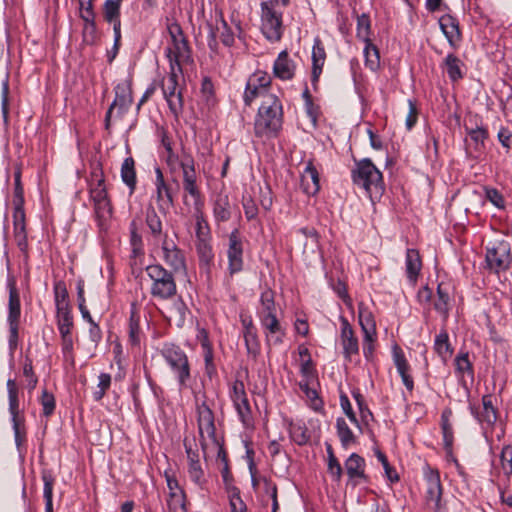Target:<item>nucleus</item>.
Returning <instances> with one entry per match:
<instances>
[{
  "label": "nucleus",
  "instance_id": "nucleus-59",
  "mask_svg": "<svg viewBox=\"0 0 512 512\" xmlns=\"http://www.w3.org/2000/svg\"><path fill=\"white\" fill-rule=\"evenodd\" d=\"M300 372L304 377L301 382L314 383L316 381V371L314 369L311 358L302 360Z\"/></svg>",
  "mask_w": 512,
  "mask_h": 512
},
{
  "label": "nucleus",
  "instance_id": "nucleus-36",
  "mask_svg": "<svg viewBox=\"0 0 512 512\" xmlns=\"http://www.w3.org/2000/svg\"><path fill=\"white\" fill-rule=\"evenodd\" d=\"M201 347L205 362V373L209 378H212L216 374V366L214 364L213 348L206 334L201 339Z\"/></svg>",
  "mask_w": 512,
  "mask_h": 512
},
{
  "label": "nucleus",
  "instance_id": "nucleus-7",
  "mask_svg": "<svg viewBox=\"0 0 512 512\" xmlns=\"http://www.w3.org/2000/svg\"><path fill=\"white\" fill-rule=\"evenodd\" d=\"M183 75L182 68H170L167 77L163 78L161 82V89L163 96L168 104L170 111L175 115H179L183 110V96L182 89L179 84V79Z\"/></svg>",
  "mask_w": 512,
  "mask_h": 512
},
{
  "label": "nucleus",
  "instance_id": "nucleus-55",
  "mask_svg": "<svg viewBox=\"0 0 512 512\" xmlns=\"http://www.w3.org/2000/svg\"><path fill=\"white\" fill-rule=\"evenodd\" d=\"M188 475L191 481H193L199 487H202L205 483L204 472L202 470L200 461H193L188 464Z\"/></svg>",
  "mask_w": 512,
  "mask_h": 512
},
{
  "label": "nucleus",
  "instance_id": "nucleus-60",
  "mask_svg": "<svg viewBox=\"0 0 512 512\" xmlns=\"http://www.w3.org/2000/svg\"><path fill=\"white\" fill-rule=\"evenodd\" d=\"M501 466L504 474L510 476L512 474V446L506 445L503 447L500 455Z\"/></svg>",
  "mask_w": 512,
  "mask_h": 512
},
{
  "label": "nucleus",
  "instance_id": "nucleus-48",
  "mask_svg": "<svg viewBox=\"0 0 512 512\" xmlns=\"http://www.w3.org/2000/svg\"><path fill=\"white\" fill-rule=\"evenodd\" d=\"M186 495L184 491L169 493L167 505L170 512H186Z\"/></svg>",
  "mask_w": 512,
  "mask_h": 512
},
{
  "label": "nucleus",
  "instance_id": "nucleus-13",
  "mask_svg": "<svg viewBox=\"0 0 512 512\" xmlns=\"http://www.w3.org/2000/svg\"><path fill=\"white\" fill-rule=\"evenodd\" d=\"M228 270L231 275L243 269V244L239 237L238 230H233L229 235V246L227 250Z\"/></svg>",
  "mask_w": 512,
  "mask_h": 512
},
{
  "label": "nucleus",
  "instance_id": "nucleus-20",
  "mask_svg": "<svg viewBox=\"0 0 512 512\" xmlns=\"http://www.w3.org/2000/svg\"><path fill=\"white\" fill-rule=\"evenodd\" d=\"M392 357L397 372L402 379L403 385L407 388V390L412 391L414 388V381L409 373L410 365L405 357L403 350L398 345L393 346Z\"/></svg>",
  "mask_w": 512,
  "mask_h": 512
},
{
  "label": "nucleus",
  "instance_id": "nucleus-12",
  "mask_svg": "<svg viewBox=\"0 0 512 512\" xmlns=\"http://www.w3.org/2000/svg\"><path fill=\"white\" fill-rule=\"evenodd\" d=\"M162 259L173 273L186 270V260L184 252L177 246L175 241L164 236L161 242Z\"/></svg>",
  "mask_w": 512,
  "mask_h": 512
},
{
  "label": "nucleus",
  "instance_id": "nucleus-41",
  "mask_svg": "<svg viewBox=\"0 0 512 512\" xmlns=\"http://www.w3.org/2000/svg\"><path fill=\"white\" fill-rule=\"evenodd\" d=\"M363 54L365 66L372 72H376L380 68V54L378 48L372 42L365 43Z\"/></svg>",
  "mask_w": 512,
  "mask_h": 512
},
{
  "label": "nucleus",
  "instance_id": "nucleus-4",
  "mask_svg": "<svg viewBox=\"0 0 512 512\" xmlns=\"http://www.w3.org/2000/svg\"><path fill=\"white\" fill-rule=\"evenodd\" d=\"M151 281L150 294L153 298L169 300L177 293L174 273L165 269L161 264H151L145 268Z\"/></svg>",
  "mask_w": 512,
  "mask_h": 512
},
{
  "label": "nucleus",
  "instance_id": "nucleus-64",
  "mask_svg": "<svg viewBox=\"0 0 512 512\" xmlns=\"http://www.w3.org/2000/svg\"><path fill=\"white\" fill-rule=\"evenodd\" d=\"M486 199L489 200L495 207L503 209L505 207V201L502 194L495 188H485Z\"/></svg>",
  "mask_w": 512,
  "mask_h": 512
},
{
  "label": "nucleus",
  "instance_id": "nucleus-33",
  "mask_svg": "<svg viewBox=\"0 0 512 512\" xmlns=\"http://www.w3.org/2000/svg\"><path fill=\"white\" fill-rule=\"evenodd\" d=\"M434 350L444 362L452 356L454 349L450 343L448 332L445 329L436 335Z\"/></svg>",
  "mask_w": 512,
  "mask_h": 512
},
{
  "label": "nucleus",
  "instance_id": "nucleus-10",
  "mask_svg": "<svg viewBox=\"0 0 512 512\" xmlns=\"http://www.w3.org/2000/svg\"><path fill=\"white\" fill-rule=\"evenodd\" d=\"M510 251V243L506 240H496L490 243L486 252L488 268L496 273L508 269L512 260Z\"/></svg>",
  "mask_w": 512,
  "mask_h": 512
},
{
  "label": "nucleus",
  "instance_id": "nucleus-53",
  "mask_svg": "<svg viewBox=\"0 0 512 512\" xmlns=\"http://www.w3.org/2000/svg\"><path fill=\"white\" fill-rule=\"evenodd\" d=\"M146 223L154 237H160L162 234V222L154 208L147 211Z\"/></svg>",
  "mask_w": 512,
  "mask_h": 512
},
{
  "label": "nucleus",
  "instance_id": "nucleus-11",
  "mask_svg": "<svg viewBox=\"0 0 512 512\" xmlns=\"http://www.w3.org/2000/svg\"><path fill=\"white\" fill-rule=\"evenodd\" d=\"M261 30L270 41H278L283 34L282 13L271 3H261Z\"/></svg>",
  "mask_w": 512,
  "mask_h": 512
},
{
  "label": "nucleus",
  "instance_id": "nucleus-2",
  "mask_svg": "<svg viewBox=\"0 0 512 512\" xmlns=\"http://www.w3.org/2000/svg\"><path fill=\"white\" fill-rule=\"evenodd\" d=\"M283 125V106L278 96H267L261 102L254 120L256 137L271 139L278 136Z\"/></svg>",
  "mask_w": 512,
  "mask_h": 512
},
{
  "label": "nucleus",
  "instance_id": "nucleus-22",
  "mask_svg": "<svg viewBox=\"0 0 512 512\" xmlns=\"http://www.w3.org/2000/svg\"><path fill=\"white\" fill-rule=\"evenodd\" d=\"M295 70L296 65L289 57L288 52H280L273 65L274 76L283 81L291 80L295 75Z\"/></svg>",
  "mask_w": 512,
  "mask_h": 512
},
{
  "label": "nucleus",
  "instance_id": "nucleus-37",
  "mask_svg": "<svg viewBox=\"0 0 512 512\" xmlns=\"http://www.w3.org/2000/svg\"><path fill=\"white\" fill-rule=\"evenodd\" d=\"M122 181L129 187L130 193L134 192L136 186L135 162L132 157L126 158L121 166Z\"/></svg>",
  "mask_w": 512,
  "mask_h": 512
},
{
  "label": "nucleus",
  "instance_id": "nucleus-63",
  "mask_svg": "<svg viewBox=\"0 0 512 512\" xmlns=\"http://www.w3.org/2000/svg\"><path fill=\"white\" fill-rule=\"evenodd\" d=\"M220 32V40L225 46H232L234 44V32L228 26L227 22L222 18L221 26L217 28Z\"/></svg>",
  "mask_w": 512,
  "mask_h": 512
},
{
  "label": "nucleus",
  "instance_id": "nucleus-27",
  "mask_svg": "<svg viewBox=\"0 0 512 512\" xmlns=\"http://www.w3.org/2000/svg\"><path fill=\"white\" fill-rule=\"evenodd\" d=\"M115 93H116L115 100L113 101L110 108L108 109V111L106 113V117H105L107 126L109 125L110 117H111L112 111L115 107H119L121 112H124L130 107V105L132 103L131 91L125 83L118 84L115 87Z\"/></svg>",
  "mask_w": 512,
  "mask_h": 512
},
{
  "label": "nucleus",
  "instance_id": "nucleus-5",
  "mask_svg": "<svg viewBox=\"0 0 512 512\" xmlns=\"http://www.w3.org/2000/svg\"><path fill=\"white\" fill-rule=\"evenodd\" d=\"M160 354L174 374L179 389L187 388L191 379V367L185 351L175 344H164Z\"/></svg>",
  "mask_w": 512,
  "mask_h": 512
},
{
  "label": "nucleus",
  "instance_id": "nucleus-35",
  "mask_svg": "<svg viewBox=\"0 0 512 512\" xmlns=\"http://www.w3.org/2000/svg\"><path fill=\"white\" fill-rule=\"evenodd\" d=\"M213 215L217 222H226L231 218V206L227 195H217L213 205Z\"/></svg>",
  "mask_w": 512,
  "mask_h": 512
},
{
  "label": "nucleus",
  "instance_id": "nucleus-21",
  "mask_svg": "<svg viewBox=\"0 0 512 512\" xmlns=\"http://www.w3.org/2000/svg\"><path fill=\"white\" fill-rule=\"evenodd\" d=\"M260 323L264 329L265 340L268 346H278L283 343L285 330L277 317L263 319Z\"/></svg>",
  "mask_w": 512,
  "mask_h": 512
},
{
  "label": "nucleus",
  "instance_id": "nucleus-16",
  "mask_svg": "<svg viewBox=\"0 0 512 512\" xmlns=\"http://www.w3.org/2000/svg\"><path fill=\"white\" fill-rule=\"evenodd\" d=\"M471 414L480 422L481 424H486L491 427L495 424L498 418V412L493 403V396L490 394L484 395L482 397V411L470 404L469 406Z\"/></svg>",
  "mask_w": 512,
  "mask_h": 512
},
{
  "label": "nucleus",
  "instance_id": "nucleus-58",
  "mask_svg": "<svg viewBox=\"0 0 512 512\" xmlns=\"http://www.w3.org/2000/svg\"><path fill=\"white\" fill-rule=\"evenodd\" d=\"M376 457L381 462L385 471V475L390 480V482L395 483L399 481V476L396 470L389 464L386 455L382 453L380 450H377Z\"/></svg>",
  "mask_w": 512,
  "mask_h": 512
},
{
  "label": "nucleus",
  "instance_id": "nucleus-44",
  "mask_svg": "<svg viewBox=\"0 0 512 512\" xmlns=\"http://www.w3.org/2000/svg\"><path fill=\"white\" fill-rule=\"evenodd\" d=\"M337 435L343 447L347 448L356 442V438L343 418L336 421Z\"/></svg>",
  "mask_w": 512,
  "mask_h": 512
},
{
  "label": "nucleus",
  "instance_id": "nucleus-30",
  "mask_svg": "<svg viewBox=\"0 0 512 512\" xmlns=\"http://www.w3.org/2000/svg\"><path fill=\"white\" fill-rule=\"evenodd\" d=\"M358 320L363 334L369 339L371 335H377L376 322L372 312L363 302L358 305Z\"/></svg>",
  "mask_w": 512,
  "mask_h": 512
},
{
  "label": "nucleus",
  "instance_id": "nucleus-51",
  "mask_svg": "<svg viewBox=\"0 0 512 512\" xmlns=\"http://www.w3.org/2000/svg\"><path fill=\"white\" fill-rule=\"evenodd\" d=\"M233 405L243 425L245 427H249L250 425H252L253 418L248 398L245 400L235 402L233 403Z\"/></svg>",
  "mask_w": 512,
  "mask_h": 512
},
{
  "label": "nucleus",
  "instance_id": "nucleus-26",
  "mask_svg": "<svg viewBox=\"0 0 512 512\" xmlns=\"http://www.w3.org/2000/svg\"><path fill=\"white\" fill-rule=\"evenodd\" d=\"M187 314L188 308L181 298L175 299L163 312L167 321L178 328H181L185 324Z\"/></svg>",
  "mask_w": 512,
  "mask_h": 512
},
{
  "label": "nucleus",
  "instance_id": "nucleus-24",
  "mask_svg": "<svg viewBox=\"0 0 512 512\" xmlns=\"http://www.w3.org/2000/svg\"><path fill=\"white\" fill-rule=\"evenodd\" d=\"M301 187L307 195H315L320 190L319 173L312 161H308L301 175Z\"/></svg>",
  "mask_w": 512,
  "mask_h": 512
},
{
  "label": "nucleus",
  "instance_id": "nucleus-34",
  "mask_svg": "<svg viewBox=\"0 0 512 512\" xmlns=\"http://www.w3.org/2000/svg\"><path fill=\"white\" fill-rule=\"evenodd\" d=\"M53 292L56 312L71 310L69 294L65 282L62 280L54 282Z\"/></svg>",
  "mask_w": 512,
  "mask_h": 512
},
{
  "label": "nucleus",
  "instance_id": "nucleus-8",
  "mask_svg": "<svg viewBox=\"0 0 512 512\" xmlns=\"http://www.w3.org/2000/svg\"><path fill=\"white\" fill-rule=\"evenodd\" d=\"M90 198L94 205V212L98 225L101 229H104L107 219L111 217L112 206L108 197L102 172H100V178L96 179V183L90 188Z\"/></svg>",
  "mask_w": 512,
  "mask_h": 512
},
{
  "label": "nucleus",
  "instance_id": "nucleus-25",
  "mask_svg": "<svg viewBox=\"0 0 512 512\" xmlns=\"http://www.w3.org/2000/svg\"><path fill=\"white\" fill-rule=\"evenodd\" d=\"M451 284L446 282H440L437 286V298L434 301V309L442 316L443 320L446 321L449 317L451 309L450 294Z\"/></svg>",
  "mask_w": 512,
  "mask_h": 512
},
{
  "label": "nucleus",
  "instance_id": "nucleus-14",
  "mask_svg": "<svg viewBox=\"0 0 512 512\" xmlns=\"http://www.w3.org/2000/svg\"><path fill=\"white\" fill-rule=\"evenodd\" d=\"M155 197L160 212L167 213L173 206L174 200L171 188L166 183L159 167L155 169Z\"/></svg>",
  "mask_w": 512,
  "mask_h": 512
},
{
  "label": "nucleus",
  "instance_id": "nucleus-17",
  "mask_svg": "<svg viewBox=\"0 0 512 512\" xmlns=\"http://www.w3.org/2000/svg\"><path fill=\"white\" fill-rule=\"evenodd\" d=\"M344 466L349 481L353 486L367 481V476L365 475V460L360 455L352 453L345 461Z\"/></svg>",
  "mask_w": 512,
  "mask_h": 512
},
{
  "label": "nucleus",
  "instance_id": "nucleus-3",
  "mask_svg": "<svg viewBox=\"0 0 512 512\" xmlns=\"http://www.w3.org/2000/svg\"><path fill=\"white\" fill-rule=\"evenodd\" d=\"M353 183L364 190L373 201L382 195L384 190L383 176L370 159L356 162L351 172Z\"/></svg>",
  "mask_w": 512,
  "mask_h": 512
},
{
  "label": "nucleus",
  "instance_id": "nucleus-28",
  "mask_svg": "<svg viewBox=\"0 0 512 512\" xmlns=\"http://www.w3.org/2000/svg\"><path fill=\"white\" fill-rule=\"evenodd\" d=\"M326 60V52L322 41L317 37L314 39L312 49V83L318 82L319 76Z\"/></svg>",
  "mask_w": 512,
  "mask_h": 512
},
{
  "label": "nucleus",
  "instance_id": "nucleus-19",
  "mask_svg": "<svg viewBox=\"0 0 512 512\" xmlns=\"http://www.w3.org/2000/svg\"><path fill=\"white\" fill-rule=\"evenodd\" d=\"M439 26L449 45L453 49H457L462 39L459 21L450 14H445L440 17Z\"/></svg>",
  "mask_w": 512,
  "mask_h": 512
},
{
  "label": "nucleus",
  "instance_id": "nucleus-45",
  "mask_svg": "<svg viewBox=\"0 0 512 512\" xmlns=\"http://www.w3.org/2000/svg\"><path fill=\"white\" fill-rule=\"evenodd\" d=\"M371 21L367 14L363 13L357 17L356 35L364 43L372 42L370 39Z\"/></svg>",
  "mask_w": 512,
  "mask_h": 512
},
{
  "label": "nucleus",
  "instance_id": "nucleus-23",
  "mask_svg": "<svg viewBox=\"0 0 512 512\" xmlns=\"http://www.w3.org/2000/svg\"><path fill=\"white\" fill-rule=\"evenodd\" d=\"M422 269V261L418 250L409 248L405 257V273L411 286H415Z\"/></svg>",
  "mask_w": 512,
  "mask_h": 512
},
{
  "label": "nucleus",
  "instance_id": "nucleus-29",
  "mask_svg": "<svg viewBox=\"0 0 512 512\" xmlns=\"http://www.w3.org/2000/svg\"><path fill=\"white\" fill-rule=\"evenodd\" d=\"M454 365L455 374L460 381H464L465 377L474 380V367L468 352H459L454 359Z\"/></svg>",
  "mask_w": 512,
  "mask_h": 512
},
{
  "label": "nucleus",
  "instance_id": "nucleus-1",
  "mask_svg": "<svg viewBox=\"0 0 512 512\" xmlns=\"http://www.w3.org/2000/svg\"><path fill=\"white\" fill-rule=\"evenodd\" d=\"M183 168V189L190 195L194 201L196 210V241L211 240L210 228L201 212L203 206V197L199 185L197 184V174L195 171L194 159L185 157L182 160Z\"/></svg>",
  "mask_w": 512,
  "mask_h": 512
},
{
  "label": "nucleus",
  "instance_id": "nucleus-38",
  "mask_svg": "<svg viewBox=\"0 0 512 512\" xmlns=\"http://www.w3.org/2000/svg\"><path fill=\"white\" fill-rule=\"evenodd\" d=\"M128 337L132 346H139L143 337V333L140 329V317L134 309L131 310Z\"/></svg>",
  "mask_w": 512,
  "mask_h": 512
},
{
  "label": "nucleus",
  "instance_id": "nucleus-62",
  "mask_svg": "<svg viewBox=\"0 0 512 512\" xmlns=\"http://www.w3.org/2000/svg\"><path fill=\"white\" fill-rule=\"evenodd\" d=\"M230 398L233 403L247 399L243 381L235 380L230 388Z\"/></svg>",
  "mask_w": 512,
  "mask_h": 512
},
{
  "label": "nucleus",
  "instance_id": "nucleus-46",
  "mask_svg": "<svg viewBox=\"0 0 512 512\" xmlns=\"http://www.w3.org/2000/svg\"><path fill=\"white\" fill-rule=\"evenodd\" d=\"M56 318L60 335L72 334L74 324L71 310L56 312Z\"/></svg>",
  "mask_w": 512,
  "mask_h": 512
},
{
  "label": "nucleus",
  "instance_id": "nucleus-39",
  "mask_svg": "<svg viewBox=\"0 0 512 512\" xmlns=\"http://www.w3.org/2000/svg\"><path fill=\"white\" fill-rule=\"evenodd\" d=\"M196 251L198 254L200 266L208 269L214 259L211 240L196 241Z\"/></svg>",
  "mask_w": 512,
  "mask_h": 512
},
{
  "label": "nucleus",
  "instance_id": "nucleus-18",
  "mask_svg": "<svg viewBox=\"0 0 512 512\" xmlns=\"http://www.w3.org/2000/svg\"><path fill=\"white\" fill-rule=\"evenodd\" d=\"M341 323V344L343 347L344 357L351 359L353 355L359 353L358 338L355 336L354 330L345 317H340Z\"/></svg>",
  "mask_w": 512,
  "mask_h": 512
},
{
  "label": "nucleus",
  "instance_id": "nucleus-32",
  "mask_svg": "<svg viewBox=\"0 0 512 512\" xmlns=\"http://www.w3.org/2000/svg\"><path fill=\"white\" fill-rule=\"evenodd\" d=\"M261 309L258 312L260 321L277 317V309L274 300V292L271 289H265L260 296Z\"/></svg>",
  "mask_w": 512,
  "mask_h": 512
},
{
  "label": "nucleus",
  "instance_id": "nucleus-6",
  "mask_svg": "<svg viewBox=\"0 0 512 512\" xmlns=\"http://www.w3.org/2000/svg\"><path fill=\"white\" fill-rule=\"evenodd\" d=\"M167 30L171 38V42L165 50L169 60V67L182 68L183 65L192 62L188 41L183 35L181 26L177 22L168 24Z\"/></svg>",
  "mask_w": 512,
  "mask_h": 512
},
{
  "label": "nucleus",
  "instance_id": "nucleus-49",
  "mask_svg": "<svg viewBox=\"0 0 512 512\" xmlns=\"http://www.w3.org/2000/svg\"><path fill=\"white\" fill-rule=\"evenodd\" d=\"M120 6L118 0H106L103 6L104 19L109 23L120 21Z\"/></svg>",
  "mask_w": 512,
  "mask_h": 512
},
{
  "label": "nucleus",
  "instance_id": "nucleus-50",
  "mask_svg": "<svg viewBox=\"0 0 512 512\" xmlns=\"http://www.w3.org/2000/svg\"><path fill=\"white\" fill-rule=\"evenodd\" d=\"M243 337L248 355L256 358L260 353V344L257 331H243Z\"/></svg>",
  "mask_w": 512,
  "mask_h": 512
},
{
  "label": "nucleus",
  "instance_id": "nucleus-9",
  "mask_svg": "<svg viewBox=\"0 0 512 512\" xmlns=\"http://www.w3.org/2000/svg\"><path fill=\"white\" fill-rule=\"evenodd\" d=\"M197 422L198 431L200 436V445L204 453L208 448V440L216 446H219V442L215 434V422L214 414L210 407L203 402L197 406Z\"/></svg>",
  "mask_w": 512,
  "mask_h": 512
},
{
  "label": "nucleus",
  "instance_id": "nucleus-52",
  "mask_svg": "<svg viewBox=\"0 0 512 512\" xmlns=\"http://www.w3.org/2000/svg\"><path fill=\"white\" fill-rule=\"evenodd\" d=\"M42 480L44 483L43 497L45 499V512H53L52 498L54 479L51 477V475L43 474Z\"/></svg>",
  "mask_w": 512,
  "mask_h": 512
},
{
  "label": "nucleus",
  "instance_id": "nucleus-42",
  "mask_svg": "<svg viewBox=\"0 0 512 512\" xmlns=\"http://www.w3.org/2000/svg\"><path fill=\"white\" fill-rule=\"evenodd\" d=\"M461 65V60L453 53H449L445 57L444 66L451 81L455 82L463 77Z\"/></svg>",
  "mask_w": 512,
  "mask_h": 512
},
{
  "label": "nucleus",
  "instance_id": "nucleus-15",
  "mask_svg": "<svg viewBox=\"0 0 512 512\" xmlns=\"http://www.w3.org/2000/svg\"><path fill=\"white\" fill-rule=\"evenodd\" d=\"M425 475L428 484L426 496L428 504H433L434 512H445L441 504L442 486L438 471L429 469Z\"/></svg>",
  "mask_w": 512,
  "mask_h": 512
},
{
  "label": "nucleus",
  "instance_id": "nucleus-56",
  "mask_svg": "<svg viewBox=\"0 0 512 512\" xmlns=\"http://www.w3.org/2000/svg\"><path fill=\"white\" fill-rule=\"evenodd\" d=\"M98 380V389L93 393V398L95 401H100L106 394V391L110 388L111 375L108 373H101L98 377Z\"/></svg>",
  "mask_w": 512,
  "mask_h": 512
},
{
  "label": "nucleus",
  "instance_id": "nucleus-54",
  "mask_svg": "<svg viewBox=\"0 0 512 512\" xmlns=\"http://www.w3.org/2000/svg\"><path fill=\"white\" fill-rule=\"evenodd\" d=\"M271 82L272 79L268 73L264 71H256L249 77L247 84H251L252 86L258 88H265L267 90H270Z\"/></svg>",
  "mask_w": 512,
  "mask_h": 512
},
{
  "label": "nucleus",
  "instance_id": "nucleus-61",
  "mask_svg": "<svg viewBox=\"0 0 512 512\" xmlns=\"http://www.w3.org/2000/svg\"><path fill=\"white\" fill-rule=\"evenodd\" d=\"M290 435L295 443L304 445L309 440L307 429L302 425H292L290 428Z\"/></svg>",
  "mask_w": 512,
  "mask_h": 512
},
{
  "label": "nucleus",
  "instance_id": "nucleus-43",
  "mask_svg": "<svg viewBox=\"0 0 512 512\" xmlns=\"http://www.w3.org/2000/svg\"><path fill=\"white\" fill-rule=\"evenodd\" d=\"M267 96L276 95L271 93L270 90L265 88H258L246 83V88L243 94V100L246 106H250L252 102L257 98H261V102L265 101Z\"/></svg>",
  "mask_w": 512,
  "mask_h": 512
},
{
  "label": "nucleus",
  "instance_id": "nucleus-57",
  "mask_svg": "<svg viewBox=\"0 0 512 512\" xmlns=\"http://www.w3.org/2000/svg\"><path fill=\"white\" fill-rule=\"evenodd\" d=\"M442 434H443V443L444 448L448 453L452 452L453 446V430L451 425L448 422V419L445 418V414L442 415Z\"/></svg>",
  "mask_w": 512,
  "mask_h": 512
},
{
  "label": "nucleus",
  "instance_id": "nucleus-31",
  "mask_svg": "<svg viewBox=\"0 0 512 512\" xmlns=\"http://www.w3.org/2000/svg\"><path fill=\"white\" fill-rule=\"evenodd\" d=\"M21 315L20 296L14 282L9 283L8 324H19Z\"/></svg>",
  "mask_w": 512,
  "mask_h": 512
},
{
  "label": "nucleus",
  "instance_id": "nucleus-47",
  "mask_svg": "<svg viewBox=\"0 0 512 512\" xmlns=\"http://www.w3.org/2000/svg\"><path fill=\"white\" fill-rule=\"evenodd\" d=\"M327 456H328V462H327V471L335 481H340L343 469L341 464L339 463L338 459L335 457L333 449L330 445L327 446Z\"/></svg>",
  "mask_w": 512,
  "mask_h": 512
},
{
  "label": "nucleus",
  "instance_id": "nucleus-40",
  "mask_svg": "<svg viewBox=\"0 0 512 512\" xmlns=\"http://www.w3.org/2000/svg\"><path fill=\"white\" fill-rule=\"evenodd\" d=\"M7 391H8L9 412L11 415V420H20L19 419L18 388H17L15 380L8 379Z\"/></svg>",
  "mask_w": 512,
  "mask_h": 512
}]
</instances>
